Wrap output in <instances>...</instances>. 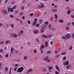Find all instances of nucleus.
Returning a JSON list of instances; mask_svg holds the SVG:
<instances>
[{
    "mask_svg": "<svg viewBox=\"0 0 74 74\" xmlns=\"http://www.w3.org/2000/svg\"><path fill=\"white\" fill-rule=\"evenodd\" d=\"M20 60L19 59H18L17 61V62H20Z\"/></svg>",
    "mask_w": 74,
    "mask_h": 74,
    "instance_id": "63",
    "label": "nucleus"
},
{
    "mask_svg": "<svg viewBox=\"0 0 74 74\" xmlns=\"http://www.w3.org/2000/svg\"><path fill=\"white\" fill-rule=\"evenodd\" d=\"M52 11L53 12H57L58 11V10L57 9H53L52 10Z\"/></svg>",
    "mask_w": 74,
    "mask_h": 74,
    "instance_id": "16",
    "label": "nucleus"
},
{
    "mask_svg": "<svg viewBox=\"0 0 74 74\" xmlns=\"http://www.w3.org/2000/svg\"><path fill=\"white\" fill-rule=\"evenodd\" d=\"M11 26H12V28H14V24H12Z\"/></svg>",
    "mask_w": 74,
    "mask_h": 74,
    "instance_id": "59",
    "label": "nucleus"
},
{
    "mask_svg": "<svg viewBox=\"0 0 74 74\" xmlns=\"http://www.w3.org/2000/svg\"><path fill=\"white\" fill-rule=\"evenodd\" d=\"M47 71V69H46V68H44L43 70V71L44 72H45V71Z\"/></svg>",
    "mask_w": 74,
    "mask_h": 74,
    "instance_id": "43",
    "label": "nucleus"
},
{
    "mask_svg": "<svg viewBox=\"0 0 74 74\" xmlns=\"http://www.w3.org/2000/svg\"><path fill=\"white\" fill-rule=\"evenodd\" d=\"M59 56H60V55L58 54L56 56V58H59Z\"/></svg>",
    "mask_w": 74,
    "mask_h": 74,
    "instance_id": "57",
    "label": "nucleus"
},
{
    "mask_svg": "<svg viewBox=\"0 0 74 74\" xmlns=\"http://www.w3.org/2000/svg\"><path fill=\"white\" fill-rule=\"evenodd\" d=\"M40 53H41V54H42V53H43V52H44V51L43 50H40Z\"/></svg>",
    "mask_w": 74,
    "mask_h": 74,
    "instance_id": "40",
    "label": "nucleus"
},
{
    "mask_svg": "<svg viewBox=\"0 0 74 74\" xmlns=\"http://www.w3.org/2000/svg\"><path fill=\"white\" fill-rule=\"evenodd\" d=\"M37 52V50H34V53H36Z\"/></svg>",
    "mask_w": 74,
    "mask_h": 74,
    "instance_id": "58",
    "label": "nucleus"
},
{
    "mask_svg": "<svg viewBox=\"0 0 74 74\" xmlns=\"http://www.w3.org/2000/svg\"><path fill=\"white\" fill-rule=\"evenodd\" d=\"M8 12H14V10L12 8H8Z\"/></svg>",
    "mask_w": 74,
    "mask_h": 74,
    "instance_id": "4",
    "label": "nucleus"
},
{
    "mask_svg": "<svg viewBox=\"0 0 74 74\" xmlns=\"http://www.w3.org/2000/svg\"><path fill=\"white\" fill-rule=\"evenodd\" d=\"M55 68L58 71H60V69H59V67L58 66H55Z\"/></svg>",
    "mask_w": 74,
    "mask_h": 74,
    "instance_id": "13",
    "label": "nucleus"
},
{
    "mask_svg": "<svg viewBox=\"0 0 74 74\" xmlns=\"http://www.w3.org/2000/svg\"><path fill=\"white\" fill-rule=\"evenodd\" d=\"M14 48L12 47L10 49V54H12V53H13V51H14Z\"/></svg>",
    "mask_w": 74,
    "mask_h": 74,
    "instance_id": "11",
    "label": "nucleus"
},
{
    "mask_svg": "<svg viewBox=\"0 0 74 74\" xmlns=\"http://www.w3.org/2000/svg\"><path fill=\"white\" fill-rule=\"evenodd\" d=\"M34 33L35 34H37L38 33V31L37 29H35L34 31Z\"/></svg>",
    "mask_w": 74,
    "mask_h": 74,
    "instance_id": "12",
    "label": "nucleus"
},
{
    "mask_svg": "<svg viewBox=\"0 0 74 74\" xmlns=\"http://www.w3.org/2000/svg\"><path fill=\"white\" fill-rule=\"evenodd\" d=\"M24 70V68L23 66H21L20 68H19L16 71L18 73H22L23 71Z\"/></svg>",
    "mask_w": 74,
    "mask_h": 74,
    "instance_id": "1",
    "label": "nucleus"
},
{
    "mask_svg": "<svg viewBox=\"0 0 74 74\" xmlns=\"http://www.w3.org/2000/svg\"><path fill=\"white\" fill-rule=\"evenodd\" d=\"M71 67V65L69 64L68 66H67L66 67V69H69V68H70Z\"/></svg>",
    "mask_w": 74,
    "mask_h": 74,
    "instance_id": "14",
    "label": "nucleus"
},
{
    "mask_svg": "<svg viewBox=\"0 0 74 74\" xmlns=\"http://www.w3.org/2000/svg\"><path fill=\"white\" fill-rule=\"evenodd\" d=\"M33 71L32 69H30L27 72V73H29V72H31L32 71Z\"/></svg>",
    "mask_w": 74,
    "mask_h": 74,
    "instance_id": "21",
    "label": "nucleus"
},
{
    "mask_svg": "<svg viewBox=\"0 0 74 74\" xmlns=\"http://www.w3.org/2000/svg\"><path fill=\"white\" fill-rule=\"evenodd\" d=\"M42 20L40 19L39 21L40 23H42Z\"/></svg>",
    "mask_w": 74,
    "mask_h": 74,
    "instance_id": "56",
    "label": "nucleus"
},
{
    "mask_svg": "<svg viewBox=\"0 0 74 74\" xmlns=\"http://www.w3.org/2000/svg\"><path fill=\"white\" fill-rule=\"evenodd\" d=\"M65 37L68 39H69L70 38L71 36L70 34H68L66 35Z\"/></svg>",
    "mask_w": 74,
    "mask_h": 74,
    "instance_id": "7",
    "label": "nucleus"
},
{
    "mask_svg": "<svg viewBox=\"0 0 74 74\" xmlns=\"http://www.w3.org/2000/svg\"><path fill=\"white\" fill-rule=\"evenodd\" d=\"M66 52L62 53H61V55H66Z\"/></svg>",
    "mask_w": 74,
    "mask_h": 74,
    "instance_id": "37",
    "label": "nucleus"
},
{
    "mask_svg": "<svg viewBox=\"0 0 74 74\" xmlns=\"http://www.w3.org/2000/svg\"><path fill=\"white\" fill-rule=\"evenodd\" d=\"M40 32L41 33H44V29L41 28V29Z\"/></svg>",
    "mask_w": 74,
    "mask_h": 74,
    "instance_id": "23",
    "label": "nucleus"
},
{
    "mask_svg": "<svg viewBox=\"0 0 74 74\" xmlns=\"http://www.w3.org/2000/svg\"><path fill=\"white\" fill-rule=\"evenodd\" d=\"M23 31L21 30L20 31V33L18 34V36H21V34H23Z\"/></svg>",
    "mask_w": 74,
    "mask_h": 74,
    "instance_id": "8",
    "label": "nucleus"
},
{
    "mask_svg": "<svg viewBox=\"0 0 74 74\" xmlns=\"http://www.w3.org/2000/svg\"><path fill=\"white\" fill-rule=\"evenodd\" d=\"M72 38H74V33H73L72 34V35L71 36Z\"/></svg>",
    "mask_w": 74,
    "mask_h": 74,
    "instance_id": "38",
    "label": "nucleus"
},
{
    "mask_svg": "<svg viewBox=\"0 0 74 74\" xmlns=\"http://www.w3.org/2000/svg\"><path fill=\"white\" fill-rule=\"evenodd\" d=\"M52 69H53V67H51L50 66H49V70H52Z\"/></svg>",
    "mask_w": 74,
    "mask_h": 74,
    "instance_id": "27",
    "label": "nucleus"
},
{
    "mask_svg": "<svg viewBox=\"0 0 74 74\" xmlns=\"http://www.w3.org/2000/svg\"><path fill=\"white\" fill-rule=\"evenodd\" d=\"M11 70H12V68H11L10 69V71H9V74H11Z\"/></svg>",
    "mask_w": 74,
    "mask_h": 74,
    "instance_id": "36",
    "label": "nucleus"
},
{
    "mask_svg": "<svg viewBox=\"0 0 74 74\" xmlns=\"http://www.w3.org/2000/svg\"><path fill=\"white\" fill-rule=\"evenodd\" d=\"M24 8H25L24 7V6H23L21 8V10H22L23 11V10H24Z\"/></svg>",
    "mask_w": 74,
    "mask_h": 74,
    "instance_id": "39",
    "label": "nucleus"
},
{
    "mask_svg": "<svg viewBox=\"0 0 74 74\" xmlns=\"http://www.w3.org/2000/svg\"><path fill=\"white\" fill-rule=\"evenodd\" d=\"M59 22H60L61 23H62L63 22V20L62 19H60L59 20Z\"/></svg>",
    "mask_w": 74,
    "mask_h": 74,
    "instance_id": "24",
    "label": "nucleus"
},
{
    "mask_svg": "<svg viewBox=\"0 0 74 74\" xmlns=\"http://www.w3.org/2000/svg\"><path fill=\"white\" fill-rule=\"evenodd\" d=\"M51 24H50L49 25V26H48V27L49 28V29H51Z\"/></svg>",
    "mask_w": 74,
    "mask_h": 74,
    "instance_id": "32",
    "label": "nucleus"
},
{
    "mask_svg": "<svg viewBox=\"0 0 74 74\" xmlns=\"http://www.w3.org/2000/svg\"><path fill=\"white\" fill-rule=\"evenodd\" d=\"M51 53V51H49L47 52V55H48V54H49L50 53Z\"/></svg>",
    "mask_w": 74,
    "mask_h": 74,
    "instance_id": "31",
    "label": "nucleus"
},
{
    "mask_svg": "<svg viewBox=\"0 0 74 74\" xmlns=\"http://www.w3.org/2000/svg\"><path fill=\"white\" fill-rule=\"evenodd\" d=\"M45 25H48V22H46L45 23Z\"/></svg>",
    "mask_w": 74,
    "mask_h": 74,
    "instance_id": "60",
    "label": "nucleus"
},
{
    "mask_svg": "<svg viewBox=\"0 0 74 74\" xmlns=\"http://www.w3.org/2000/svg\"><path fill=\"white\" fill-rule=\"evenodd\" d=\"M28 58V57L27 56H24V60H26V59H27Z\"/></svg>",
    "mask_w": 74,
    "mask_h": 74,
    "instance_id": "22",
    "label": "nucleus"
},
{
    "mask_svg": "<svg viewBox=\"0 0 74 74\" xmlns=\"http://www.w3.org/2000/svg\"><path fill=\"white\" fill-rule=\"evenodd\" d=\"M17 68H18V67H16L14 68V71H16Z\"/></svg>",
    "mask_w": 74,
    "mask_h": 74,
    "instance_id": "46",
    "label": "nucleus"
},
{
    "mask_svg": "<svg viewBox=\"0 0 74 74\" xmlns=\"http://www.w3.org/2000/svg\"><path fill=\"white\" fill-rule=\"evenodd\" d=\"M71 18H73L74 19V15H71Z\"/></svg>",
    "mask_w": 74,
    "mask_h": 74,
    "instance_id": "64",
    "label": "nucleus"
},
{
    "mask_svg": "<svg viewBox=\"0 0 74 74\" xmlns=\"http://www.w3.org/2000/svg\"><path fill=\"white\" fill-rule=\"evenodd\" d=\"M36 40L37 42H38V43H40V41L39 39L38 38H36Z\"/></svg>",
    "mask_w": 74,
    "mask_h": 74,
    "instance_id": "25",
    "label": "nucleus"
},
{
    "mask_svg": "<svg viewBox=\"0 0 74 74\" xmlns=\"http://www.w3.org/2000/svg\"><path fill=\"white\" fill-rule=\"evenodd\" d=\"M2 12L4 14H7V10H2Z\"/></svg>",
    "mask_w": 74,
    "mask_h": 74,
    "instance_id": "9",
    "label": "nucleus"
},
{
    "mask_svg": "<svg viewBox=\"0 0 74 74\" xmlns=\"http://www.w3.org/2000/svg\"><path fill=\"white\" fill-rule=\"evenodd\" d=\"M20 15H23V12H21L20 14Z\"/></svg>",
    "mask_w": 74,
    "mask_h": 74,
    "instance_id": "51",
    "label": "nucleus"
},
{
    "mask_svg": "<svg viewBox=\"0 0 74 74\" xmlns=\"http://www.w3.org/2000/svg\"><path fill=\"white\" fill-rule=\"evenodd\" d=\"M52 37V35L51 34H49L48 35V38H51V37Z\"/></svg>",
    "mask_w": 74,
    "mask_h": 74,
    "instance_id": "20",
    "label": "nucleus"
},
{
    "mask_svg": "<svg viewBox=\"0 0 74 74\" xmlns=\"http://www.w3.org/2000/svg\"><path fill=\"white\" fill-rule=\"evenodd\" d=\"M55 18L56 19H57L58 18V16L57 15V14H55Z\"/></svg>",
    "mask_w": 74,
    "mask_h": 74,
    "instance_id": "44",
    "label": "nucleus"
},
{
    "mask_svg": "<svg viewBox=\"0 0 74 74\" xmlns=\"http://www.w3.org/2000/svg\"><path fill=\"white\" fill-rule=\"evenodd\" d=\"M11 42V41L8 40H7L6 42H5V44H8V43H9L10 42Z\"/></svg>",
    "mask_w": 74,
    "mask_h": 74,
    "instance_id": "15",
    "label": "nucleus"
},
{
    "mask_svg": "<svg viewBox=\"0 0 74 74\" xmlns=\"http://www.w3.org/2000/svg\"><path fill=\"white\" fill-rule=\"evenodd\" d=\"M16 5H15V6H14L13 8V9H15V8H16Z\"/></svg>",
    "mask_w": 74,
    "mask_h": 74,
    "instance_id": "55",
    "label": "nucleus"
},
{
    "mask_svg": "<svg viewBox=\"0 0 74 74\" xmlns=\"http://www.w3.org/2000/svg\"><path fill=\"white\" fill-rule=\"evenodd\" d=\"M67 14L68 15H70L71 13V11H70V9L67 12Z\"/></svg>",
    "mask_w": 74,
    "mask_h": 74,
    "instance_id": "18",
    "label": "nucleus"
},
{
    "mask_svg": "<svg viewBox=\"0 0 74 74\" xmlns=\"http://www.w3.org/2000/svg\"><path fill=\"white\" fill-rule=\"evenodd\" d=\"M47 62H48V63H50V62H51V61L49 59H47Z\"/></svg>",
    "mask_w": 74,
    "mask_h": 74,
    "instance_id": "47",
    "label": "nucleus"
},
{
    "mask_svg": "<svg viewBox=\"0 0 74 74\" xmlns=\"http://www.w3.org/2000/svg\"><path fill=\"white\" fill-rule=\"evenodd\" d=\"M47 26L45 25H44L42 27V29H44L45 30V29L46 28Z\"/></svg>",
    "mask_w": 74,
    "mask_h": 74,
    "instance_id": "26",
    "label": "nucleus"
},
{
    "mask_svg": "<svg viewBox=\"0 0 74 74\" xmlns=\"http://www.w3.org/2000/svg\"><path fill=\"white\" fill-rule=\"evenodd\" d=\"M4 43V42L3 41H1L0 42V44H3Z\"/></svg>",
    "mask_w": 74,
    "mask_h": 74,
    "instance_id": "48",
    "label": "nucleus"
},
{
    "mask_svg": "<svg viewBox=\"0 0 74 74\" xmlns=\"http://www.w3.org/2000/svg\"><path fill=\"white\" fill-rule=\"evenodd\" d=\"M50 21H53V18H52V17L50 18Z\"/></svg>",
    "mask_w": 74,
    "mask_h": 74,
    "instance_id": "62",
    "label": "nucleus"
},
{
    "mask_svg": "<svg viewBox=\"0 0 74 74\" xmlns=\"http://www.w3.org/2000/svg\"><path fill=\"white\" fill-rule=\"evenodd\" d=\"M69 62L68 61H66L65 62H63V66H66V65H67L68 66L69 65Z\"/></svg>",
    "mask_w": 74,
    "mask_h": 74,
    "instance_id": "3",
    "label": "nucleus"
},
{
    "mask_svg": "<svg viewBox=\"0 0 74 74\" xmlns=\"http://www.w3.org/2000/svg\"><path fill=\"white\" fill-rule=\"evenodd\" d=\"M7 70H8V68L6 67L5 68V71H7Z\"/></svg>",
    "mask_w": 74,
    "mask_h": 74,
    "instance_id": "61",
    "label": "nucleus"
},
{
    "mask_svg": "<svg viewBox=\"0 0 74 74\" xmlns=\"http://www.w3.org/2000/svg\"><path fill=\"white\" fill-rule=\"evenodd\" d=\"M10 16L11 18H14V16L12 15V14H10Z\"/></svg>",
    "mask_w": 74,
    "mask_h": 74,
    "instance_id": "50",
    "label": "nucleus"
},
{
    "mask_svg": "<svg viewBox=\"0 0 74 74\" xmlns=\"http://www.w3.org/2000/svg\"><path fill=\"white\" fill-rule=\"evenodd\" d=\"M48 43L47 42H45V46L46 47H48Z\"/></svg>",
    "mask_w": 74,
    "mask_h": 74,
    "instance_id": "19",
    "label": "nucleus"
},
{
    "mask_svg": "<svg viewBox=\"0 0 74 74\" xmlns=\"http://www.w3.org/2000/svg\"><path fill=\"white\" fill-rule=\"evenodd\" d=\"M45 35L44 34H43V35H42V38H45Z\"/></svg>",
    "mask_w": 74,
    "mask_h": 74,
    "instance_id": "54",
    "label": "nucleus"
},
{
    "mask_svg": "<svg viewBox=\"0 0 74 74\" xmlns=\"http://www.w3.org/2000/svg\"><path fill=\"white\" fill-rule=\"evenodd\" d=\"M67 58V57H66V56H64V57L63 58V59L64 60H65Z\"/></svg>",
    "mask_w": 74,
    "mask_h": 74,
    "instance_id": "30",
    "label": "nucleus"
},
{
    "mask_svg": "<svg viewBox=\"0 0 74 74\" xmlns=\"http://www.w3.org/2000/svg\"><path fill=\"white\" fill-rule=\"evenodd\" d=\"M72 48H73L72 47V46H70L69 47V50H70V51H71V50L72 49Z\"/></svg>",
    "mask_w": 74,
    "mask_h": 74,
    "instance_id": "52",
    "label": "nucleus"
},
{
    "mask_svg": "<svg viewBox=\"0 0 74 74\" xmlns=\"http://www.w3.org/2000/svg\"><path fill=\"white\" fill-rule=\"evenodd\" d=\"M66 30H69V27L66 26Z\"/></svg>",
    "mask_w": 74,
    "mask_h": 74,
    "instance_id": "29",
    "label": "nucleus"
},
{
    "mask_svg": "<svg viewBox=\"0 0 74 74\" xmlns=\"http://www.w3.org/2000/svg\"><path fill=\"white\" fill-rule=\"evenodd\" d=\"M48 58H49V57L48 56H47V57L46 58H43V60H44V61H47V59H48Z\"/></svg>",
    "mask_w": 74,
    "mask_h": 74,
    "instance_id": "17",
    "label": "nucleus"
},
{
    "mask_svg": "<svg viewBox=\"0 0 74 74\" xmlns=\"http://www.w3.org/2000/svg\"><path fill=\"white\" fill-rule=\"evenodd\" d=\"M33 15H34V14L33 13H32L29 14V16H33Z\"/></svg>",
    "mask_w": 74,
    "mask_h": 74,
    "instance_id": "33",
    "label": "nucleus"
},
{
    "mask_svg": "<svg viewBox=\"0 0 74 74\" xmlns=\"http://www.w3.org/2000/svg\"><path fill=\"white\" fill-rule=\"evenodd\" d=\"M11 37H13V38H16L17 37V34L15 33L11 34L10 35Z\"/></svg>",
    "mask_w": 74,
    "mask_h": 74,
    "instance_id": "2",
    "label": "nucleus"
},
{
    "mask_svg": "<svg viewBox=\"0 0 74 74\" xmlns=\"http://www.w3.org/2000/svg\"><path fill=\"white\" fill-rule=\"evenodd\" d=\"M25 3H26V1L23 0V4H25Z\"/></svg>",
    "mask_w": 74,
    "mask_h": 74,
    "instance_id": "34",
    "label": "nucleus"
},
{
    "mask_svg": "<svg viewBox=\"0 0 74 74\" xmlns=\"http://www.w3.org/2000/svg\"><path fill=\"white\" fill-rule=\"evenodd\" d=\"M41 5V6H39V7H38V8H44V5L42 3H41L40 4Z\"/></svg>",
    "mask_w": 74,
    "mask_h": 74,
    "instance_id": "10",
    "label": "nucleus"
},
{
    "mask_svg": "<svg viewBox=\"0 0 74 74\" xmlns=\"http://www.w3.org/2000/svg\"><path fill=\"white\" fill-rule=\"evenodd\" d=\"M4 51V50L3 49H0V53H1V52H3Z\"/></svg>",
    "mask_w": 74,
    "mask_h": 74,
    "instance_id": "41",
    "label": "nucleus"
},
{
    "mask_svg": "<svg viewBox=\"0 0 74 74\" xmlns=\"http://www.w3.org/2000/svg\"><path fill=\"white\" fill-rule=\"evenodd\" d=\"M36 26L37 27H39V26H40V24H37L36 25Z\"/></svg>",
    "mask_w": 74,
    "mask_h": 74,
    "instance_id": "49",
    "label": "nucleus"
},
{
    "mask_svg": "<svg viewBox=\"0 0 74 74\" xmlns=\"http://www.w3.org/2000/svg\"><path fill=\"white\" fill-rule=\"evenodd\" d=\"M34 22L32 24V25L33 26H36V23H37V18H35L34 19Z\"/></svg>",
    "mask_w": 74,
    "mask_h": 74,
    "instance_id": "5",
    "label": "nucleus"
},
{
    "mask_svg": "<svg viewBox=\"0 0 74 74\" xmlns=\"http://www.w3.org/2000/svg\"><path fill=\"white\" fill-rule=\"evenodd\" d=\"M27 23L28 24H30V23H31V22H30V21L29 20H28Z\"/></svg>",
    "mask_w": 74,
    "mask_h": 74,
    "instance_id": "45",
    "label": "nucleus"
},
{
    "mask_svg": "<svg viewBox=\"0 0 74 74\" xmlns=\"http://www.w3.org/2000/svg\"><path fill=\"white\" fill-rule=\"evenodd\" d=\"M45 47V46H44V45L43 44H42L40 46V47L39 49L40 50H42V49L44 48Z\"/></svg>",
    "mask_w": 74,
    "mask_h": 74,
    "instance_id": "6",
    "label": "nucleus"
},
{
    "mask_svg": "<svg viewBox=\"0 0 74 74\" xmlns=\"http://www.w3.org/2000/svg\"><path fill=\"white\" fill-rule=\"evenodd\" d=\"M2 65V63H1L0 62V69H1L2 68V66L1 65Z\"/></svg>",
    "mask_w": 74,
    "mask_h": 74,
    "instance_id": "28",
    "label": "nucleus"
},
{
    "mask_svg": "<svg viewBox=\"0 0 74 74\" xmlns=\"http://www.w3.org/2000/svg\"><path fill=\"white\" fill-rule=\"evenodd\" d=\"M9 55V53H8L5 56V58H8V57Z\"/></svg>",
    "mask_w": 74,
    "mask_h": 74,
    "instance_id": "35",
    "label": "nucleus"
},
{
    "mask_svg": "<svg viewBox=\"0 0 74 74\" xmlns=\"http://www.w3.org/2000/svg\"><path fill=\"white\" fill-rule=\"evenodd\" d=\"M62 39H63L64 40H66V38L65 37L63 36H62Z\"/></svg>",
    "mask_w": 74,
    "mask_h": 74,
    "instance_id": "42",
    "label": "nucleus"
},
{
    "mask_svg": "<svg viewBox=\"0 0 74 74\" xmlns=\"http://www.w3.org/2000/svg\"><path fill=\"white\" fill-rule=\"evenodd\" d=\"M45 38H48V36H47V35H45Z\"/></svg>",
    "mask_w": 74,
    "mask_h": 74,
    "instance_id": "53",
    "label": "nucleus"
}]
</instances>
